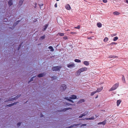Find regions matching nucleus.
I'll return each mask as SVG.
<instances>
[{
  "mask_svg": "<svg viewBox=\"0 0 128 128\" xmlns=\"http://www.w3.org/2000/svg\"><path fill=\"white\" fill-rule=\"evenodd\" d=\"M65 8L66 9L68 10H70L71 8L70 5L68 4H67L65 6Z\"/></svg>",
  "mask_w": 128,
  "mask_h": 128,
  "instance_id": "8",
  "label": "nucleus"
},
{
  "mask_svg": "<svg viewBox=\"0 0 128 128\" xmlns=\"http://www.w3.org/2000/svg\"><path fill=\"white\" fill-rule=\"evenodd\" d=\"M21 45H22V44H20L19 46V47H18V50H19L20 49V47L21 46Z\"/></svg>",
  "mask_w": 128,
  "mask_h": 128,
  "instance_id": "36",
  "label": "nucleus"
},
{
  "mask_svg": "<svg viewBox=\"0 0 128 128\" xmlns=\"http://www.w3.org/2000/svg\"><path fill=\"white\" fill-rule=\"evenodd\" d=\"M72 109L71 108H64V109H63L62 110V111H66V110H68L69 109Z\"/></svg>",
  "mask_w": 128,
  "mask_h": 128,
  "instance_id": "19",
  "label": "nucleus"
},
{
  "mask_svg": "<svg viewBox=\"0 0 128 128\" xmlns=\"http://www.w3.org/2000/svg\"><path fill=\"white\" fill-rule=\"evenodd\" d=\"M80 125V124H74L73 126H72V125L70 127L68 128H70L71 127H73V126H78Z\"/></svg>",
  "mask_w": 128,
  "mask_h": 128,
  "instance_id": "20",
  "label": "nucleus"
},
{
  "mask_svg": "<svg viewBox=\"0 0 128 128\" xmlns=\"http://www.w3.org/2000/svg\"><path fill=\"white\" fill-rule=\"evenodd\" d=\"M23 2L20 0L19 2V4L20 6H21V5H22V4L23 3Z\"/></svg>",
  "mask_w": 128,
  "mask_h": 128,
  "instance_id": "33",
  "label": "nucleus"
},
{
  "mask_svg": "<svg viewBox=\"0 0 128 128\" xmlns=\"http://www.w3.org/2000/svg\"><path fill=\"white\" fill-rule=\"evenodd\" d=\"M70 34H77V32H70Z\"/></svg>",
  "mask_w": 128,
  "mask_h": 128,
  "instance_id": "34",
  "label": "nucleus"
},
{
  "mask_svg": "<svg viewBox=\"0 0 128 128\" xmlns=\"http://www.w3.org/2000/svg\"><path fill=\"white\" fill-rule=\"evenodd\" d=\"M88 112L86 111V112H84L83 114L84 115V116L86 115L87 114H88Z\"/></svg>",
  "mask_w": 128,
  "mask_h": 128,
  "instance_id": "31",
  "label": "nucleus"
},
{
  "mask_svg": "<svg viewBox=\"0 0 128 128\" xmlns=\"http://www.w3.org/2000/svg\"><path fill=\"white\" fill-rule=\"evenodd\" d=\"M87 68L86 67H83L80 69L76 72V75L79 76L80 75V73L87 70Z\"/></svg>",
  "mask_w": 128,
  "mask_h": 128,
  "instance_id": "1",
  "label": "nucleus"
},
{
  "mask_svg": "<svg viewBox=\"0 0 128 128\" xmlns=\"http://www.w3.org/2000/svg\"><path fill=\"white\" fill-rule=\"evenodd\" d=\"M76 96L75 95H72L70 97H69L70 99H76Z\"/></svg>",
  "mask_w": 128,
  "mask_h": 128,
  "instance_id": "6",
  "label": "nucleus"
},
{
  "mask_svg": "<svg viewBox=\"0 0 128 128\" xmlns=\"http://www.w3.org/2000/svg\"><path fill=\"white\" fill-rule=\"evenodd\" d=\"M84 64L86 66H88L89 64L88 62L87 61H84Z\"/></svg>",
  "mask_w": 128,
  "mask_h": 128,
  "instance_id": "16",
  "label": "nucleus"
},
{
  "mask_svg": "<svg viewBox=\"0 0 128 128\" xmlns=\"http://www.w3.org/2000/svg\"><path fill=\"white\" fill-rule=\"evenodd\" d=\"M58 34L60 36H64V34L63 33H58Z\"/></svg>",
  "mask_w": 128,
  "mask_h": 128,
  "instance_id": "28",
  "label": "nucleus"
},
{
  "mask_svg": "<svg viewBox=\"0 0 128 128\" xmlns=\"http://www.w3.org/2000/svg\"><path fill=\"white\" fill-rule=\"evenodd\" d=\"M113 14L115 15L118 16L119 15L120 13L119 12H118L116 11L113 12Z\"/></svg>",
  "mask_w": 128,
  "mask_h": 128,
  "instance_id": "10",
  "label": "nucleus"
},
{
  "mask_svg": "<svg viewBox=\"0 0 128 128\" xmlns=\"http://www.w3.org/2000/svg\"><path fill=\"white\" fill-rule=\"evenodd\" d=\"M48 48L49 49H50V51L52 52H53L54 51V49L53 48V47L52 46H49Z\"/></svg>",
  "mask_w": 128,
  "mask_h": 128,
  "instance_id": "23",
  "label": "nucleus"
},
{
  "mask_svg": "<svg viewBox=\"0 0 128 128\" xmlns=\"http://www.w3.org/2000/svg\"><path fill=\"white\" fill-rule=\"evenodd\" d=\"M114 34V36H116V34Z\"/></svg>",
  "mask_w": 128,
  "mask_h": 128,
  "instance_id": "55",
  "label": "nucleus"
},
{
  "mask_svg": "<svg viewBox=\"0 0 128 128\" xmlns=\"http://www.w3.org/2000/svg\"><path fill=\"white\" fill-rule=\"evenodd\" d=\"M1 100V98H0V101Z\"/></svg>",
  "mask_w": 128,
  "mask_h": 128,
  "instance_id": "59",
  "label": "nucleus"
},
{
  "mask_svg": "<svg viewBox=\"0 0 128 128\" xmlns=\"http://www.w3.org/2000/svg\"><path fill=\"white\" fill-rule=\"evenodd\" d=\"M82 126H86V124H82Z\"/></svg>",
  "mask_w": 128,
  "mask_h": 128,
  "instance_id": "52",
  "label": "nucleus"
},
{
  "mask_svg": "<svg viewBox=\"0 0 128 128\" xmlns=\"http://www.w3.org/2000/svg\"><path fill=\"white\" fill-rule=\"evenodd\" d=\"M116 57H118L116 56H112V55L110 56L109 57V58H116Z\"/></svg>",
  "mask_w": 128,
  "mask_h": 128,
  "instance_id": "26",
  "label": "nucleus"
},
{
  "mask_svg": "<svg viewBox=\"0 0 128 128\" xmlns=\"http://www.w3.org/2000/svg\"><path fill=\"white\" fill-rule=\"evenodd\" d=\"M34 4L35 5V6H34V8H36V5H37V3H34Z\"/></svg>",
  "mask_w": 128,
  "mask_h": 128,
  "instance_id": "42",
  "label": "nucleus"
},
{
  "mask_svg": "<svg viewBox=\"0 0 128 128\" xmlns=\"http://www.w3.org/2000/svg\"><path fill=\"white\" fill-rule=\"evenodd\" d=\"M96 116H96V117H96Z\"/></svg>",
  "mask_w": 128,
  "mask_h": 128,
  "instance_id": "61",
  "label": "nucleus"
},
{
  "mask_svg": "<svg viewBox=\"0 0 128 128\" xmlns=\"http://www.w3.org/2000/svg\"><path fill=\"white\" fill-rule=\"evenodd\" d=\"M119 83H117L115 84L111 88L110 90H109V91H111L114 90L116 89L119 86Z\"/></svg>",
  "mask_w": 128,
  "mask_h": 128,
  "instance_id": "2",
  "label": "nucleus"
},
{
  "mask_svg": "<svg viewBox=\"0 0 128 128\" xmlns=\"http://www.w3.org/2000/svg\"><path fill=\"white\" fill-rule=\"evenodd\" d=\"M64 39L65 40H66L68 39L67 37L66 36H64L63 37Z\"/></svg>",
  "mask_w": 128,
  "mask_h": 128,
  "instance_id": "43",
  "label": "nucleus"
},
{
  "mask_svg": "<svg viewBox=\"0 0 128 128\" xmlns=\"http://www.w3.org/2000/svg\"><path fill=\"white\" fill-rule=\"evenodd\" d=\"M74 66L75 64L74 63L72 64H71L70 63L69 64H68L67 65V66L68 68H71L74 67Z\"/></svg>",
  "mask_w": 128,
  "mask_h": 128,
  "instance_id": "5",
  "label": "nucleus"
},
{
  "mask_svg": "<svg viewBox=\"0 0 128 128\" xmlns=\"http://www.w3.org/2000/svg\"><path fill=\"white\" fill-rule=\"evenodd\" d=\"M40 114H41V117H43L44 116L42 114V113L41 112L40 113Z\"/></svg>",
  "mask_w": 128,
  "mask_h": 128,
  "instance_id": "44",
  "label": "nucleus"
},
{
  "mask_svg": "<svg viewBox=\"0 0 128 128\" xmlns=\"http://www.w3.org/2000/svg\"><path fill=\"white\" fill-rule=\"evenodd\" d=\"M16 102H14V103L11 104H10L8 105L7 106H8L9 107H11L13 106L14 104H16Z\"/></svg>",
  "mask_w": 128,
  "mask_h": 128,
  "instance_id": "24",
  "label": "nucleus"
},
{
  "mask_svg": "<svg viewBox=\"0 0 128 128\" xmlns=\"http://www.w3.org/2000/svg\"><path fill=\"white\" fill-rule=\"evenodd\" d=\"M117 44V43L116 42H112L110 44V45H113L114 44Z\"/></svg>",
  "mask_w": 128,
  "mask_h": 128,
  "instance_id": "37",
  "label": "nucleus"
},
{
  "mask_svg": "<svg viewBox=\"0 0 128 128\" xmlns=\"http://www.w3.org/2000/svg\"><path fill=\"white\" fill-rule=\"evenodd\" d=\"M103 2L105 3H106L107 2V0H102Z\"/></svg>",
  "mask_w": 128,
  "mask_h": 128,
  "instance_id": "40",
  "label": "nucleus"
},
{
  "mask_svg": "<svg viewBox=\"0 0 128 128\" xmlns=\"http://www.w3.org/2000/svg\"><path fill=\"white\" fill-rule=\"evenodd\" d=\"M103 89V87L102 86L100 87V88H98L97 89V90L96 91V92H100Z\"/></svg>",
  "mask_w": 128,
  "mask_h": 128,
  "instance_id": "7",
  "label": "nucleus"
},
{
  "mask_svg": "<svg viewBox=\"0 0 128 128\" xmlns=\"http://www.w3.org/2000/svg\"><path fill=\"white\" fill-rule=\"evenodd\" d=\"M97 26L99 28H100L102 26V24L100 22H98L97 24Z\"/></svg>",
  "mask_w": 128,
  "mask_h": 128,
  "instance_id": "18",
  "label": "nucleus"
},
{
  "mask_svg": "<svg viewBox=\"0 0 128 128\" xmlns=\"http://www.w3.org/2000/svg\"><path fill=\"white\" fill-rule=\"evenodd\" d=\"M80 28V26H78L77 27H75V28H77V29H79Z\"/></svg>",
  "mask_w": 128,
  "mask_h": 128,
  "instance_id": "39",
  "label": "nucleus"
},
{
  "mask_svg": "<svg viewBox=\"0 0 128 128\" xmlns=\"http://www.w3.org/2000/svg\"><path fill=\"white\" fill-rule=\"evenodd\" d=\"M74 61L76 62H80L81 60L78 59H75L74 60Z\"/></svg>",
  "mask_w": 128,
  "mask_h": 128,
  "instance_id": "21",
  "label": "nucleus"
},
{
  "mask_svg": "<svg viewBox=\"0 0 128 128\" xmlns=\"http://www.w3.org/2000/svg\"><path fill=\"white\" fill-rule=\"evenodd\" d=\"M96 116H96V117H96Z\"/></svg>",
  "mask_w": 128,
  "mask_h": 128,
  "instance_id": "60",
  "label": "nucleus"
},
{
  "mask_svg": "<svg viewBox=\"0 0 128 128\" xmlns=\"http://www.w3.org/2000/svg\"><path fill=\"white\" fill-rule=\"evenodd\" d=\"M84 116L83 114H81L79 117V118H82L83 116Z\"/></svg>",
  "mask_w": 128,
  "mask_h": 128,
  "instance_id": "38",
  "label": "nucleus"
},
{
  "mask_svg": "<svg viewBox=\"0 0 128 128\" xmlns=\"http://www.w3.org/2000/svg\"><path fill=\"white\" fill-rule=\"evenodd\" d=\"M48 26V24H46V25L44 26V30H45L47 28Z\"/></svg>",
  "mask_w": 128,
  "mask_h": 128,
  "instance_id": "30",
  "label": "nucleus"
},
{
  "mask_svg": "<svg viewBox=\"0 0 128 128\" xmlns=\"http://www.w3.org/2000/svg\"><path fill=\"white\" fill-rule=\"evenodd\" d=\"M121 102V100H118L117 101V105L118 106L120 103Z\"/></svg>",
  "mask_w": 128,
  "mask_h": 128,
  "instance_id": "15",
  "label": "nucleus"
},
{
  "mask_svg": "<svg viewBox=\"0 0 128 128\" xmlns=\"http://www.w3.org/2000/svg\"><path fill=\"white\" fill-rule=\"evenodd\" d=\"M54 6L56 7V8L57 7V4L56 3V4L55 5H54Z\"/></svg>",
  "mask_w": 128,
  "mask_h": 128,
  "instance_id": "46",
  "label": "nucleus"
},
{
  "mask_svg": "<svg viewBox=\"0 0 128 128\" xmlns=\"http://www.w3.org/2000/svg\"><path fill=\"white\" fill-rule=\"evenodd\" d=\"M125 2L127 4H128V0H126L125 1Z\"/></svg>",
  "mask_w": 128,
  "mask_h": 128,
  "instance_id": "47",
  "label": "nucleus"
},
{
  "mask_svg": "<svg viewBox=\"0 0 128 128\" xmlns=\"http://www.w3.org/2000/svg\"><path fill=\"white\" fill-rule=\"evenodd\" d=\"M98 95L96 96L95 97V98H98Z\"/></svg>",
  "mask_w": 128,
  "mask_h": 128,
  "instance_id": "51",
  "label": "nucleus"
},
{
  "mask_svg": "<svg viewBox=\"0 0 128 128\" xmlns=\"http://www.w3.org/2000/svg\"><path fill=\"white\" fill-rule=\"evenodd\" d=\"M68 105H71L72 104H69Z\"/></svg>",
  "mask_w": 128,
  "mask_h": 128,
  "instance_id": "54",
  "label": "nucleus"
},
{
  "mask_svg": "<svg viewBox=\"0 0 128 128\" xmlns=\"http://www.w3.org/2000/svg\"><path fill=\"white\" fill-rule=\"evenodd\" d=\"M94 119V116H92L91 118H85V119L86 120H93Z\"/></svg>",
  "mask_w": 128,
  "mask_h": 128,
  "instance_id": "13",
  "label": "nucleus"
},
{
  "mask_svg": "<svg viewBox=\"0 0 128 128\" xmlns=\"http://www.w3.org/2000/svg\"><path fill=\"white\" fill-rule=\"evenodd\" d=\"M45 37V36L44 35L43 36H41L40 38V39L43 40L44 38Z\"/></svg>",
  "mask_w": 128,
  "mask_h": 128,
  "instance_id": "32",
  "label": "nucleus"
},
{
  "mask_svg": "<svg viewBox=\"0 0 128 128\" xmlns=\"http://www.w3.org/2000/svg\"><path fill=\"white\" fill-rule=\"evenodd\" d=\"M108 38L105 37L104 40V41L105 42H106L108 40Z\"/></svg>",
  "mask_w": 128,
  "mask_h": 128,
  "instance_id": "25",
  "label": "nucleus"
},
{
  "mask_svg": "<svg viewBox=\"0 0 128 128\" xmlns=\"http://www.w3.org/2000/svg\"><path fill=\"white\" fill-rule=\"evenodd\" d=\"M68 30H66V31H68Z\"/></svg>",
  "mask_w": 128,
  "mask_h": 128,
  "instance_id": "58",
  "label": "nucleus"
},
{
  "mask_svg": "<svg viewBox=\"0 0 128 128\" xmlns=\"http://www.w3.org/2000/svg\"><path fill=\"white\" fill-rule=\"evenodd\" d=\"M61 68L62 66H54L52 68V70L54 71H58L60 70V69Z\"/></svg>",
  "mask_w": 128,
  "mask_h": 128,
  "instance_id": "3",
  "label": "nucleus"
},
{
  "mask_svg": "<svg viewBox=\"0 0 128 128\" xmlns=\"http://www.w3.org/2000/svg\"><path fill=\"white\" fill-rule=\"evenodd\" d=\"M24 0H20L23 2Z\"/></svg>",
  "mask_w": 128,
  "mask_h": 128,
  "instance_id": "53",
  "label": "nucleus"
},
{
  "mask_svg": "<svg viewBox=\"0 0 128 128\" xmlns=\"http://www.w3.org/2000/svg\"><path fill=\"white\" fill-rule=\"evenodd\" d=\"M44 4H38L39 6H40V9L42 10L41 9V6H43Z\"/></svg>",
  "mask_w": 128,
  "mask_h": 128,
  "instance_id": "35",
  "label": "nucleus"
},
{
  "mask_svg": "<svg viewBox=\"0 0 128 128\" xmlns=\"http://www.w3.org/2000/svg\"><path fill=\"white\" fill-rule=\"evenodd\" d=\"M55 78V79H56V78H57L56 77H56H55V76H53V77L52 78Z\"/></svg>",
  "mask_w": 128,
  "mask_h": 128,
  "instance_id": "50",
  "label": "nucleus"
},
{
  "mask_svg": "<svg viewBox=\"0 0 128 128\" xmlns=\"http://www.w3.org/2000/svg\"><path fill=\"white\" fill-rule=\"evenodd\" d=\"M59 0H56L57 1H59Z\"/></svg>",
  "mask_w": 128,
  "mask_h": 128,
  "instance_id": "56",
  "label": "nucleus"
},
{
  "mask_svg": "<svg viewBox=\"0 0 128 128\" xmlns=\"http://www.w3.org/2000/svg\"><path fill=\"white\" fill-rule=\"evenodd\" d=\"M20 96H17L15 98V99H16L17 98H18Z\"/></svg>",
  "mask_w": 128,
  "mask_h": 128,
  "instance_id": "49",
  "label": "nucleus"
},
{
  "mask_svg": "<svg viewBox=\"0 0 128 128\" xmlns=\"http://www.w3.org/2000/svg\"><path fill=\"white\" fill-rule=\"evenodd\" d=\"M33 77H32L31 78L30 80V81H31L33 80Z\"/></svg>",
  "mask_w": 128,
  "mask_h": 128,
  "instance_id": "48",
  "label": "nucleus"
},
{
  "mask_svg": "<svg viewBox=\"0 0 128 128\" xmlns=\"http://www.w3.org/2000/svg\"><path fill=\"white\" fill-rule=\"evenodd\" d=\"M84 102V99H82L79 100L78 102V103H80Z\"/></svg>",
  "mask_w": 128,
  "mask_h": 128,
  "instance_id": "17",
  "label": "nucleus"
},
{
  "mask_svg": "<svg viewBox=\"0 0 128 128\" xmlns=\"http://www.w3.org/2000/svg\"><path fill=\"white\" fill-rule=\"evenodd\" d=\"M64 98L71 102L74 103V102L72 100L70 99V98H68V97H65Z\"/></svg>",
  "mask_w": 128,
  "mask_h": 128,
  "instance_id": "12",
  "label": "nucleus"
},
{
  "mask_svg": "<svg viewBox=\"0 0 128 128\" xmlns=\"http://www.w3.org/2000/svg\"><path fill=\"white\" fill-rule=\"evenodd\" d=\"M42 7L41 6V9H42Z\"/></svg>",
  "mask_w": 128,
  "mask_h": 128,
  "instance_id": "57",
  "label": "nucleus"
},
{
  "mask_svg": "<svg viewBox=\"0 0 128 128\" xmlns=\"http://www.w3.org/2000/svg\"><path fill=\"white\" fill-rule=\"evenodd\" d=\"M61 90L62 91L64 90L66 88V86L64 84H62L60 87Z\"/></svg>",
  "mask_w": 128,
  "mask_h": 128,
  "instance_id": "4",
  "label": "nucleus"
},
{
  "mask_svg": "<svg viewBox=\"0 0 128 128\" xmlns=\"http://www.w3.org/2000/svg\"><path fill=\"white\" fill-rule=\"evenodd\" d=\"M8 4L10 6L12 5L13 4L12 0H9L8 2Z\"/></svg>",
  "mask_w": 128,
  "mask_h": 128,
  "instance_id": "11",
  "label": "nucleus"
},
{
  "mask_svg": "<svg viewBox=\"0 0 128 128\" xmlns=\"http://www.w3.org/2000/svg\"><path fill=\"white\" fill-rule=\"evenodd\" d=\"M87 38L89 39H92V37H88Z\"/></svg>",
  "mask_w": 128,
  "mask_h": 128,
  "instance_id": "45",
  "label": "nucleus"
},
{
  "mask_svg": "<svg viewBox=\"0 0 128 128\" xmlns=\"http://www.w3.org/2000/svg\"><path fill=\"white\" fill-rule=\"evenodd\" d=\"M44 73L40 74L38 75V76L39 77H41L44 76Z\"/></svg>",
  "mask_w": 128,
  "mask_h": 128,
  "instance_id": "14",
  "label": "nucleus"
},
{
  "mask_svg": "<svg viewBox=\"0 0 128 128\" xmlns=\"http://www.w3.org/2000/svg\"><path fill=\"white\" fill-rule=\"evenodd\" d=\"M106 120H105L104 121L102 122H100L98 123V125L100 124H102L103 125H104L106 123Z\"/></svg>",
  "mask_w": 128,
  "mask_h": 128,
  "instance_id": "9",
  "label": "nucleus"
},
{
  "mask_svg": "<svg viewBox=\"0 0 128 128\" xmlns=\"http://www.w3.org/2000/svg\"><path fill=\"white\" fill-rule=\"evenodd\" d=\"M18 21L19 22V21H19V20H18V21L17 22H18Z\"/></svg>",
  "mask_w": 128,
  "mask_h": 128,
  "instance_id": "62",
  "label": "nucleus"
},
{
  "mask_svg": "<svg viewBox=\"0 0 128 128\" xmlns=\"http://www.w3.org/2000/svg\"><path fill=\"white\" fill-rule=\"evenodd\" d=\"M96 91L93 92H92L90 94V96H93L95 93H96Z\"/></svg>",
  "mask_w": 128,
  "mask_h": 128,
  "instance_id": "29",
  "label": "nucleus"
},
{
  "mask_svg": "<svg viewBox=\"0 0 128 128\" xmlns=\"http://www.w3.org/2000/svg\"><path fill=\"white\" fill-rule=\"evenodd\" d=\"M21 124V123L18 122V123H17V125L18 126H19Z\"/></svg>",
  "mask_w": 128,
  "mask_h": 128,
  "instance_id": "41",
  "label": "nucleus"
},
{
  "mask_svg": "<svg viewBox=\"0 0 128 128\" xmlns=\"http://www.w3.org/2000/svg\"><path fill=\"white\" fill-rule=\"evenodd\" d=\"M122 80L124 83L126 82L124 77L123 75H122Z\"/></svg>",
  "mask_w": 128,
  "mask_h": 128,
  "instance_id": "22",
  "label": "nucleus"
},
{
  "mask_svg": "<svg viewBox=\"0 0 128 128\" xmlns=\"http://www.w3.org/2000/svg\"><path fill=\"white\" fill-rule=\"evenodd\" d=\"M118 37L117 36H116L114 37V39H113V40L114 41H115L117 40L118 39Z\"/></svg>",
  "mask_w": 128,
  "mask_h": 128,
  "instance_id": "27",
  "label": "nucleus"
}]
</instances>
